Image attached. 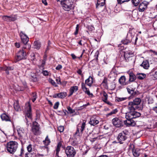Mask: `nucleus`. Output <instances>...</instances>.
<instances>
[{"mask_svg": "<svg viewBox=\"0 0 157 157\" xmlns=\"http://www.w3.org/2000/svg\"><path fill=\"white\" fill-rule=\"evenodd\" d=\"M32 100L33 102H34L36 99V93H33L32 94Z\"/></svg>", "mask_w": 157, "mask_h": 157, "instance_id": "39", "label": "nucleus"}, {"mask_svg": "<svg viewBox=\"0 0 157 157\" xmlns=\"http://www.w3.org/2000/svg\"><path fill=\"white\" fill-rule=\"evenodd\" d=\"M59 102L58 101H57L54 104V105L53 106V108L55 109H57L59 107Z\"/></svg>", "mask_w": 157, "mask_h": 157, "instance_id": "43", "label": "nucleus"}, {"mask_svg": "<svg viewBox=\"0 0 157 157\" xmlns=\"http://www.w3.org/2000/svg\"><path fill=\"white\" fill-rule=\"evenodd\" d=\"M128 132L126 130H124L118 134L117 137L119 142L121 144H123V142L127 138V135Z\"/></svg>", "mask_w": 157, "mask_h": 157, "instance_id": "8", "label": "nucleus"}, {"mask_svg": "<svg viewBox=\"0 0 157 157\" xmlns=\"http://www.w3.org/2000/svg\"><path fill=\"white\" fill-rule=\"evenodd\" d=\"M25 157H32L31 154L30 153H26L25 154Z\"/></svg>", "mask_w": 157, "mask_h": 157, "instance_id": "54", "label": "nucleus"}, {"mask_svg": "<svg viewBox=\"0 0 157 157\" xmlns=\"http://www.w3.org/2000/svg\"><path fill=\"white\" fill-rule=\"evenodd\" d=\"M141 114L138 112H132L128 111L125 113V118L126 120L124 121V123L127 126H134L135 122L132 119L140 117Z\"/></svg>", "mask_w": 157, "mask_h": 157, "instance_id": "1", "label": "nucleus"}, {"mask_svg": "<svg viewBox=\"0 0 157 157\" xmlns=\"http://www.w3.org/2000/svg\"><path fill=\"white\" fill-rule=\"evenodd\" d=\"M2 19L8 22L14 21L17 20V17L15 16H10L5 15L2 17Z\"/></svg>", "mask_w": 157, "mask_h": 157, "instance_id": "14", "label": "nucleus"}, {"mask_svg": "<svg viewBox=\"0 0 157 157\" xmlns=\"http://www.w3.org/2000/svg\"><path fill=\"white\" fill-rule=\"evenodd\" d=\"M31 131L35 135H39L41 133L40 125L36 121L33 122Z\"/></svg>", "mask_w": 157, "mask_h": 157, "instance_id": "5", "label": "nucleus"}, {"mask_svg": "<svg viewBox=\"0 0 157 157\" xmlns=\"http://www.w3.org/2000/svg\"><path fill=\"white\" fill-rule=\"evenodd\" d=\"M13 107L14 109L17 111H21V109L18 103V101L17 100L15 101L13 104Z\"/></svg>", "mask_w": 157, "mask_h": 157, "instance_id": "21", "label": "nucleus"}, {"mask_svg": "<svg viewBox=\"0 0 157 157\" xmlns=\"http://www.w3.org/2000/svg\"><path fill=\"white\" fill-rule=\"evenodd\" d=\"M129 0H117L118 4H121L124 2H128Z\"/></svg>", "mask_w": 157, "mask_h": 157, "instance_id": "42", "label": "nucleus"}, {"mask_svg": "<svg viewBox=\"0 0 157 157\" xmlns=\"http://www.w3.org/2000/svg\"><path fill=\"white\" fill-rule=\"evenodd\" d=\"M134 54L132 52L128 51L125 52L124 55V57L125 59H127L128 58L131 57V55Z\"/></svg>", "mask_w": 157, "mask_h": 157, "instance_id": "31", "label": "nucleus"}, {"mask_svg": "<svg viewBox=\"0 0 157 157\" xmlns=\"http://www.w3.org/2000/svg\"><path fill=\"white\" fill-rule=\"evenodd\" d=\"M126 99V98H118V99H117V100L118 101H122Z\"/></svg>", "mask_w": 157, "mask_h": 157, "instance_id": "51", "label": "nucleus"}, {"mask_svg": "<svg viewBox=\"0 0 157 157\" xmlns=\"http://www.w3.org/2000/svg\"><path fill=\"white\" fill-rule=\"evenodd\" d=\"M108 95L105 92L103 93V97H102V100L104 102H106L108 98Z\"/></svg>", "mask_w": 157, "mask_h": 157, "instance_id": "35", "label": "nucleus"}, {"mask_svg": "<svg viewBox=\"0 0 157 157\" xmlns=\"http://www.w3.org/2000/svg\"><path fill=\"white\" fill-rule=\"evenodd\" d=\"M42 73L45 76H47L48 75L49 72L46 70L43 71H42Z\"/></svg>", "mask_w": 157, "mask_h": 157, "instance_id": "49", "label": "nucleus"}, {"mask_svg": "<svg viewBox=\"0 0 157 157\" xmlns=\"http://www.w3.org/2000/svg\"><path fill=\"white\" fill-rule=\"evenodd\" d=\"M39 54L37 53H33L30 55V59L32 61H34L36 59V56H38Z\"/></svg>", "mask_w": 157, "mask_h": 157, "instance_id": "30", "label": "nucleus"}, {"mask_svg": "<svg viewBox=\"0 0 157 157\" xmlns=\"http://www.w3.org/2000/svg\"><path fill=\"white\" fill-rule=\"evenodd\" d=\"M65 152L67 157H74L76 152L74 148L71 146H68L65 149Z\"/></svg>", "mask_w": 157, "mask_h": 157, "instance_id": "6", "label": "nucleus"}, {"mask_svg": "<svg viewBox=\"0 0 157 157\" xmlns=\"http://www.w3.org/2000/svg\"><path fill=\"white\" fill-rule=\"evenodd\" d=\"M14 68L12 67H5L3 68V70L6 71V74L7 75L9 74V71H12L13 70Z\"/></svg>", "mask_w": 157, "mask_h": 157, "instance_id": "29", "label": "nucleus"}, {"mask_svg": "<svg viewBox=\"0 0 157 157\" xmlns=\"http://www.w3.org/2000/svg\"><path fill=\"white\" fill-rule=\"evenodd\" d=\"M24 150H23L22 148L21 149V151H20V154L19 155L20 156H22L23 153V152Z\"/></svg>", "mask_w": 157, "mask_h": 157, "instance_id": "62", "label": "nucleus"}, {"mask_svg": "<svg viewBox=\"0 0 157 157\" xmlns=\"http://www.w3.org/2000/svg\"><path fill=\"white\" fill-rule=\"evenodd\" d=\"M46 60L45 59H44L42 61V63L40 65V66L42 67H43L45 63Z\"/></svg>", "mask_w": 157, "mask_h": 157, "instance_id": "48", "label": "nucleus"}, {"mask_svg": "<svg viewBox=\"0 0 157 157\" xmlns=\"http://www.w3.org/2000/svg\"><path fill=\"white\" fill-rule=\"evenodd\" d=\"M146 77V74L144 73H139L137 75V78L140 79H143Z\"/></svg>", "mask_w": 157, "mask_h": 157, "instance_id": "33", "label": "nucleus"}, {"mask_svg": "<svg viewBox=\"0 0 157 157\" xmlns=\"http://www.w3.org/2000/svg\"><path fill=\"white\" fill-rule=\"evenodd\" d=\"M77 72L78 74L81 75L82 74V71L81 70L79 69L77 71Z\"/></svg>", "mask_w": 157, "mask_h": 157, "instance_id": "63", "label": "nucleus"}, {"mask_svg": "<svg viewBox=\"0 0 157 157\" xmlns=\"http://www.w3.org/2000/svg\"><path fill=\"white\" fill-rule=\"evenodd\" d=\"M64 130V127L63 126H61L58 127V130L60 132H62Z\"/></svg>", "mask_w": 157, "mask_h": 157, "instance_id": "44", "label": "nucleus"}, {"mask_svg": "<svg viewBox=\"0 0 157 157\" xmlns=\"http://www.w3.org/2000/svg\"><path fill=\"white\" fill-rule=\"evenodd\" d=\"M113 112V113L114 114H116L118 111L117 109H115L112 111Z\"/></svg>", "mask_w": 157, "mask_h": 157, "instance_id": "59", "label": "nucleus"}, {"mask_svg": "<svg viewBox=\"0 0 157 157\" xmlns=\"http://www.w3.org/2000/svg\"><path fill=\"white\" fill-rule=\"evenodd\" d=\"M93 83V79L91 76H89V78L85 81V83L88 86L90 87Z\"/></svg>", "mask_w": 157, "mask_h": 157, "instance_id": "20", "label": "nucleus"}, {"mask_svg": "<svg viewBox=\"0 0 157 157\" xmlns=\"http://www.w3.org/2000/svg\"><path fill=\"white\" fill-rule=\"evenodd\" d=\"M1 117L2 121H10V119L9 116L5 113H3L1 115Z\"/></svg>", "mask_w": 157, "mask_h": 157, "instance_id": "24", "label": "nucleus"}, {"mask_svg": "<svg viewBox=\"0 0 157 157\" xmlns=\"http://www.w3.org/2000/svg\"><path fill=\"white\" fill-rule=\"evenodd\" d=\"M27 149L29 152H30L32 150V145L31 144H29L27 147Z\"/></svg>", "mask_w": 157, "mask_h": 157, "instance_id": "45", "label": "nucleus"}, {"mask_svg": "<svg viewBox=\"0 0 157 157\" xmlns=\"http://www.w3.org/2000/svg\"><path fill=\"white\" fill-rule=\"evenodd\" d=\"M112 121L113 125L117 127H120L123 125L122 121L117 118H113Z\"/></svg>", "mask_w": 157, "mask_h": 157, "instance_id": "12", "label": "nucleus"}, {"mask_svg": "<svg viewBox=\"0 0 157 157\" xmlns=\"http://www.w3.org/2000/svg\"><path fill=\"white\" fill-rule=\"evenodd\" d=\"M149 4V2L146 1H144L143 2L140 3L139 5V11L141 12L144 11L147 9V6Z\"/></svg>", "mask_w": 157, "mask_h": 157, "instance_id": "11", "label": "nucleus"}, {"mask_svg": "<svg viewBox=\"0 0 157 157\" xmlns=\"http://www.w3.org/2000/svg\"><path fill=\"white\" fill-rule=\"evenodd\" d=\"M34 48L39 49L41 47V43L38 41H35L34 42Z\"/></svg>", "mask_w": 157, "mask_h": 157, "instance_id": "28", "label": "nucleus"}, {"mask_svg": "<svg viewBox=\"0 0 157 157\" xmlns=\"http://www.w3.org/2000/svg\"><path fill=\"white\" fill-rule=\"evenodd\" d=\"M62 66L60 65H58L56 67V69L57 70H59L62 68Z\"/></svg>", "mask_w": 157, "mask_h": 157, "instance_id": "52", "label": "nucleus"}, {"mask_svg": "<svg viewBox=\"0 0 157 157\" xmlns=\"http://www.w3.org/2000/svg\"><path fill=\"white\" fill-rule=\"evenodd\" d=\"M25 109L26 111L25 115V119H26L27 122H28V120L27 118H28L30 119H31L32 115L31 106L29 102L26 104Z\"/></svg>", "mask_w": 157, "mask_h": 157, "instance_id": "7", "label": "nucleus"}, {"mask_svg": "<svg viewBox=\"0 0 157 157\" xmlns=\"http://www.w3.org/2000/svg\"><path fill=\"white\" fill-rule=\"evenodd\" d=\"M132 153L135 157H138L140 154V150L139 149H133L132 150Z\"/></svg>", "mask_w": 157, "mask_h": 157, "instance_id": "27", "label": "nucleus"}, {"mask_svg": "<svg viewBox=\"0 0 157 157\" xmlns=\"http://www.w3.org/2000/svg\"><path fill=\"white\" fill-rule=\"evenodd\" d=\"M69 113L70 114L73 113L75 112L74 110L72 109L70 106H68L67 108Z\"/></svg>", "mask_w": 157, "mask_h": 157, "instance_id": "41", "label": "nucleus"}, {"mask_svg": "<svg viewBox=\"0 0 157 157\" xmlns=\"http://www.w3.org/2000/svg\"><path fill=\"white\" fill-rule=\"evenodd\" d=\"M17 131L19 136L21 138H23L26 136V133L23 128L20 127L17 128Z\"/></svg>", "mask_w": 157, "mask_h": 157, "instance_id": "15", "label": "nucleus"}, {"mask_svg": "<svg viewBox=\"0 0 157 157\" xmlns=\"http://www.w3.org/2000/svg\"><path fill=\"white\" fill-rule=\"evenodd\" d=\"M44 156V155L43 154H37L36 155L37 157H43Z\"/></svg>", "mask_w": 157, "mask_h": 157, "instance_id": "60", "label": "nucleus"}, {"mask_svg": "<svg viewBox=\"0 0 157 157\" xmlns=\"http://www.w3.org/2000/svg\"><path fill=\"white\" fill-rule=\"evenodd\" d=\"M42 2L45 5H47V3L46 0H42Z\"/></svg>", "mask_w": 157, "mask_h": 157, "instance_id": "58", "label": "nucleus"}, {"mask_svg": "<svg viewBox=\"0 0 157 157\" xmlns=\"http://www.w3.org/2000/svg\"><path fill=\"white\" fill-rule=\"evenodd\" d=\"M86 122L85 121H83L82 123L80 122L77 126V131L76 134L79 133L80 131L82 133L86 126Z\"/></svg>", "mask_w": 157, "mask_h": 157, "instance_id": "10", "label": "nucleus"}, {"mask_svg": "<svg viewBox=\"0 0 157 157\" xmlns=\"http://www.w3.org/2000/svg\"><path fill=\"white\" fill-rule=\"evenodd\" d=\"M15 46H16V47L19 48L20 47V44L17 43H15Z\"/></svg>", "mask_w": 157, "mask_h": 157, "instance_id": "61", "label": "nucleus"}, {"mask_svg": "<svg viewBox=\"0 0 157 157\" xmlns=\"http://www.w3.org/2000/svg\"><path fill=\"white\" fill-rule=\"evenodd\" d=\"M79 29V25H76V30L75 31L74 33V34L75 35H76L77 34H78V33Z\"/></svg>", "mask_w": 157, "mask_h": 157, "instance_id": "47", "label": "nucleus"}, {"mask_svg": "<svg viewBox=\"0 0 157 157\" xmlns=\"http://www.w3.org/2000/svg\"><path fill=\"white\" fill-rule=\"evenodd\" d=\"M126 78L124 76H122L119 79V82L120 84L125 86L129 83L128 82H126Z\"/></svg>", "mask_w": 157, "mask_h": 157, "instance_id": "16", "label": "nucleus"}, {"mask_svg": "<svg viewBox=\"0 0 157 157\" xmlns=\"http://www.w3.org/2000/svg\"><path fill=\"white\" fill-rule=\"evenodd\" d=\"M140 66L146 69H148L149 67V65L148 61L146 60L143 61L142 63L140 64Z\"/></svg>", "mask_w": 157, "mask_h": 157, "instance_id": "23", "label": "nucleus"}, {"mask_svg": "<svg viewBox=\"0 0 157 157\" xmlns=\"http://www.w3.org/2000/svg\"><path fill=\"white\" fill-rule=\"evenodd\" d=\"M72 0H66L64 2H62L61 5L64 10L69 11L74 8Z\"/></svg>", "mask_w": 157, "mask_h": 157, "instance_id": "4", "label": "nucleus"}, {"mask_svg": "<svg viewBox=\"0 0 157 157\" xmlns=\"http://www.w3.org/2000/svg\"><path fill=\"white\" fill-rule=\"evenodd\" d=\"M67 96V94L65 92H61L59 93L55 94L53 95V98H64Z\"/></svg>", "mask_w": 157, "mask_h": 157, "instance_id": "17", "label": "nucleus"}, {"mask_svg": "<svg viewBox=\"0 0 157 157\" xmlns=\"http://www.w3.org/2000/svg\"><path fill=\"white\" fill-rule=\"evenodd\" d=\"M141 100L140 98H135L133 101L128 102L127 108L128 111L132 112H137L135 110L140 108V105Z\"/></svg>", "mask_w": 157, "mask_h": 157, "instance_id": "2", "label": "nucleus"}, {"mask_svg": "<svg viewBox=\"0 0 157 157\" xmlns=\"http://www.w3.org/2000/svg\"><path fill=\"white\" fill-rule=\"evenodd\" d=\"M43 142L45 145H48L49 144L50 141L48 138V136H46L45 140L43 141Z\"/></svg>", "mask_w": 157, "mask_h": 157, "instance_id": "36", "label": "nucleus"}, {"mask_svg": "<svg viewBox=\"0 0 157 157\" xmlns=\"http://www.w3.org/2000/svg\"><path fill=\"white\" fill-rule=\"evenodd\" d=\"M88 30L90 31H92L94 30V28L92 26H89L88 28Z\"/></svg>", "mask_w": 157, "mask_h": 157, "instance_id": "53", "label": "nucleus"}, {"mask_svg": "<svg viewBox=\"0 0 157 157\" xmlns=\"http://www.w3.org/2000/svg\"><path fill=\"white\" fill-rule=\"evenodd\" d=\"M127 90L128 93H129L130 94H132V93H131V92H133V91L132 90H131L130 89H129L128 88H127Z\"/></svg>", "mask_w": 157, "mask_h": 157, "instance_id": "55", "label": "nucleus"}, {"mask_svg": "<svg viewBox=\"0 0 157 157\" xmlns=\"http://www.w3.org/2000/svg\"><path fill=\"white\" fill-rule=\"evenodd\" d=\"M96 139V137H94V138H90V140L91 142H93L95 141Z\"/></svg>", "mask_w": 157, "mask_h": 157, "instance_id": "56", "label": "nucleus"}, {"mask_svg": "<svg viewBox=\"0 0 157 157\" xmlns=\"http://www.w3.org/2000/svg\"><path fill=\"white\" fill-rule=\"evenodd\" d=\"M99 123L98 121L94 117H92L90 119L89 123L91 125L94 126Z\"/></svg>", "mask_w": 157, "mask_h": 157, "instance_id": "19", "label": "nucleus"}, {"mask_svg": "<svg viewBox=\"0 0 157 157\" xmlns=\"http://www.w3.org/2000/svg\"><path fill=\"white\" fill-rule=\"evenodd\" d=\"M26 58V52L22 49L21 50L19 51L18 52L17 54L16 57L15 58L17 61L20 60L25 59Z\"/></svg>", "mask_w": 157, "mask_h": 157, "instance_id": "9", "label": "nucleus"}, {"mask_svg": "<svg viewBox=\"0 0 157 157\" xmlns=\"http://www.w3.org/2000/svg\"><path fill=\"white\" fill-rule=\"evenodd\" d=\"M150 51L153 52L156 55H157V52H156L155 51H153V50H150Z\"/></svg>", "mask_w": 157, "mask_h": 157, "instance_id": "64", "label": "nucleus"}, {"mask_svg": "<svg viewBox=\"0 0 157 157\" xmlns=\"http://www.w3.org/2000/svg\"><path fill=\"white\" fill-rule=\"evenodd\" d=\"M130 41H130V40L127 39H126L122 41L123 43L124 44H127L129 43H130Z\"/></svg>", "mask_w": 157, "mask_h": 157, "instance_id": "46", "label": "nucleus"}, {"mask_svg": "<svg viewBox=\"0 0 157 157\" xmlns=\"http://www.w3.org/2000/svg\"><path fill=\"white\" fill-rule=\"evenodd\" d=\"M22 42L24 44H26L29 41V38L27 36L22 32L21 31L20 33Z\"/></svg>", "mask_w": 157, "mask_h": 157, "instance_id": "13", "label": "nucleus"}, {"mask_svg": "<svg viewBox=\"0 0 157 157\" xmlns=\"http://www.w3.org/2000/svg\"><path fill=\"white\" fill-rule=\"evenodd\" d=\"M136 79V76L133 73H130L129 74V82H132L134 81Z\"/></svg>", "mask_w": 157, "mask_h": 157, "instance_id": "26", "label": "nucleus"}, {"mask_svg": "<svg viewBox=\"0 0 157 157\" xmlns=\"http://www.w3.org/2000/svg\"><path fill=\"white\" fill-rule=\"evenodd\" d=\"M62 145V143L61 142H59L58 143L57 146V148H56V155H58V154H59V153L60 151V147H61Z\"/></svg>", "mask_w": 157, "mask_h": 157, "instance_id": "32", "label": "nucleus"}, {"mask_svg": "<svg viewBox=\"0 0 157 157\" xmlns=\"http://www.w3.org/2000/svg\"><path fill=\"white\" fill-rule=\"evenodd\" d=\"M140 2V0H132V4L135 6H137Z\"/></svg>", "mask_w": 157, "mask_h": 157, "instance_id": "37", "label": "nucleus"}, {"mask_svg": "<svg viewBox=\"0 0 157 157\" xmlns=\"http://www.w3.org/2000/svg\"><path fill=\"white\" fill-rule=\"evenodd\" d=\"M31 79L32 80L33 82H36L37 81V77H36V75H33V76H32L31 77Z\"/></svg>", "mask_w": 157, "mask_h": 157, "instance_id": "40", "label": "nucleus"}, {"mask_svg": "<svg viewBox=\"0 0 157 157\" xmlns=\"http://www.w3.org/2000/svg\"><path fill=\"white\" fill-rule=\"evenodd\" d=\"M18 147L17 143L15 141H10L6 144V150L8 152L13 154L16 151Z\"/></svg>", "mask_w": 157, "mask_h": 157, "instance_id": "3", "label": "nucleus"}, {"mask_svg": "<svg viewBox=\"0 0 157 157\" xmlns=\"http://www.w3.org/2000/svg\"><path fill=\"white\" fill-rule=\"evenodd\" d=\"M49 82L53 85L55 86V87H57V85L55 82L52 79L49 78Z\"/></svg>", "mask_w": 157, "mask_h": 157, "instance_id": "38", "label": "nucleus"}, {"mask_svg": "<svg viewBox=\"0 0 157 157\" xmlns=\"http://www.w3.org/2000/svg\"><path fill=\"white\" fill-rule=\"evenodd\" d=\"M105 0H98L96 4V8H98L102 6L105 5Z\"/></svg>", "mask_w": 157, "mask_h": 157, "instance_id": "22", "label": "nucleus"}, {"mask_svg": "<svg viewBox=\"0 0 157 157\" xmlns=\"http://www.w3.org/2000/svg\"><path fill=\"white\" fill-rule=\"evenodd\" d=\"M78 90V87L76 86H72L70 90L69 96L71 95L74 92L77 91Z\"/></svg>", "mask_w": 157, "mask_h": 157, "instance_id": "25", "label": "nucleus"}, {"mask_svg": "<svg viewBox=\"0 0 157 157\" xmlns=\"http://www.w3.org/2000/svg\"><path fill=\"white\" fill-rule=\"evenodd\" d=\"M126 61L127 62H134V54L131 55V57L128 58L127 59H125Z\"/></svg>", "mask_w": 157, "mask_h": 157, "instance_id": "34", "label": "nucleus"}, {"mask_svg": "<svg viewBox=\"0 0 157 157\" xmlns=\"http://www.w3.org/2000/svg\"><path fill=\"white\" fill-rule=\"evenodd\" d=\"M152 110H153L155 113H157V106H154L152 108Z\"/></svg>", "mask_w": 157, "mask_h": 157, "instance_id": "50", "label": "nucleus"}, {"mask_svg": "<svg viewBox=\"0 0 157 157\" xmlns=\"http://www.w3.org/2000/svg\"><path fill=\"white\" fill-rule=\"evenodd\" d=\"M82 88L85 93L87 94L88 95H93V94L90 93L89 89L86 87L85 83L84 82L82 83Z\"/></svg>", "mask_w": 157, "mask_h": 157, "instance_id": "18", "label": "nucleus"}, {"mask_svg": "<svg viewBox=\"0 0 157 157\" xmlns=\"http://www.w3.org/2000/svg\"><path fill=\"white\" fill-rule=\"evenodd\" d=\"M71 56L73 59H75L77 58V57L74 54H71Z\"/></svg>", "mask_w": 157, "mask_h": 157, "instance_id": "57", "label": "nucleus"}]
</instances>
